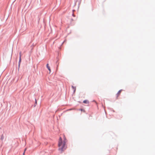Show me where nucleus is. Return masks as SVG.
I'll return each mask as SVG.
<instances>
[{"instance_id":"obj_1","label":"nucleus","mask_w":155,"mask_h":155,"mask_svg":"<svg viewBox=\"0 0 155 155\" xmlns=\"http://www.w3.org/2000/svg\"><path fill=\"white\" fill-rule=\"evenodd\" d=\"M67 140L65 136H63V139H62L61 137H60L58 142V146L59 150L61 152L65 150L67 148Z\"/></svg>"},{"instance_id":"obj_2","label":"nucleus","mask_w":155,"mask_h":155,"mask_svg":"<svg viewBox=\"0 0 155 155\" xmlns=\"http://www.w3.org/2000/svg\"><path fill=\"white\" fill-rule=\"evenodd\" d=\"M122 90H119L118 92V93H117V94L116 95H117V97L120 96V93H121V92L122 91Z\"/></svg>"},{"instance_id":"obj_3","label":"nucleus","mask_w":155,"mask_h":155,"mask_svg":"<svg viewBox=\"0 0 155 155\" xmlns=\"http://www.w3.org/2000/svg\"><path fill=\"white\" fill-rule=\"evenodd\" d=\"M47 68L49 70V71H50V72H51V69H50V67L48 66V64H47Z\"/></svg>"},{"instance_id":"obj_4","label":"nucleus","mask_w":155,"mask_h":155,"mask_svg":"<svg viewBox=\"0 0 155 155\" xmlns=\"http://www.w3.org/2000/svg\"><path fill=\"white\" fill-rule=\"evenodd\" d=\"M72 89H73V92L74 93L75 92V91H76V87H74L73 86H72Z\"/></svg>"},{"instance_id":"obj_5","label":"nucleus","mask_w":155,"mask_h":155,"mask_svg":"<svg viewBox=\"0 0 155 155\" xmlns=\"http://www.w3.org/2000/svg\"><path fill=\"white\" fill-rule=\"evenodd\" d=\"M83 103L85 104H88L89 103V102L88 100H85L83 101Z\"/></svg>"},{"instance_id":"obj_6","label":"nucleus","mask_w":155,"mask_h":155,"mask_svg":"<svg viewBox=\"0 0 155 155\" xmlns=\"http://www.w3.org/2000/svg\"><path fill=\"white\" fill-rule=\"evenodd\" d=\"M19 54H20V57H19V63H20L21 62V52H20L19 53Z\"/></svg>"},{"instance_id":"obj_7","label":"nucleus","mask_w":155,"mask_h":155,"mask_svg":"<svg viewBox=\"0 0 155 155\" xmlns=\"http://www.w3.org/2000/svg\"><path fill=\"white\" fill-rule=\"evenodd\" d=\"M4 138V137L3 135H2L1 136V140H2Z\"/></svg>"},{"instance_id":"obj_8","label":"nucleus","mask_w":155,"mask_h":155,"mask_svg":"<svg viewBox=\"0 0 155 155\" xmlns=\"http://www.w3.org/2000/svg\"><path fill=\"white\" fill-rule=\"evenodd\" d=\"M81 111H83L84 112H85V110L83 109H81Z\"/></svg>"},{"instance_id":"obj_9","label":"nucleus","mask_w":155,"mask_h":155,"mask_svg":"<svg viewBox=\"0 0 155 155\" xmlns=\"http://www.w3.org/2000/svg\"><path fill=\"white\" fill-rule=\"evenodd\" d=\"M26 150V148H25V150H24V152H25V151Z\"/></svg>"},{"instance_id":"obj_10","label":"nucleus","mask_w":155,"mask_h":155,"mask_svg":"<svg viewBox=\"0 0 155 155\" xmlns=\"http://www.w3.org/2000/svg\"><path fill=\"white\" fill-rule=\"evenodd\" d=\"M25 152H24V153H23V155H25Z\"/></svg>"}]
</instances>
